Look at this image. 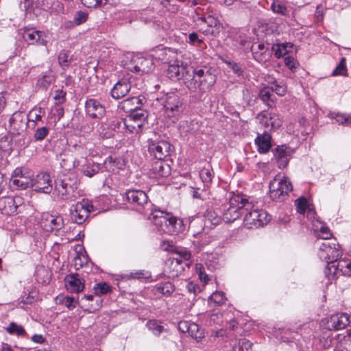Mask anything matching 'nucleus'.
<instances>
[{
	"label": "nucleus",
	"instance_id": "37",
	"mask_svg": "<svg viewBox=\"0 0 351 351\" xmlns=\"http://www.w3.org/2000/svg\"><path fill=\"white\" fill-rule=\"evenodd\" d=\"M45 115V111L42 108H34L32 109L28 114L27 119L30 123H33V126H36L42 121V118Z\"/></svg>",
	"mask_w": 351,
	"mask_h": 351
},
{
	"label": "nucleus",
	"instance_id": "22",
	"mask_svg": "<svg viewBox=\"0 0 351 351\" xmlns=\"http://www.w3.org/2000/svg\"><path fill=\"white\" fill-rule=\"evenodd\" d=\"M64 282L66 289L71 293H80L84 288V280L78 274L66 276Z\"/></svg>",
	"mask_w": 351,
	"mask_h": 351
},
{
	"label": "nucleus",
	"instance_id": "24",
	"mask_svg": "<svg viewBox=\"0 0 351 351\" xmlns=\"http://www.w3.org/2000/svg\"><path fill=\"white\" fill-rule=\"evenodd\" d=\"M126 198L134 206L143 207L147 203L148 197L142 190H130L126 193Z\"/></svg>",
	"mask_w": 351,
	"mask_h": 351
},
{
	"label": "nucleus",
	"instance_id": "11",
	"mask_svg": "<svg viewBox=\"0 0 351 351\" xmlns=\"http://www.w3.org/2000/svg\"><path fill=\"white\" fill-rule=\"evenodd\" d=\"M32 188L37 193L49 194L53 189L50 175L46 172L37 174L33 178Z\"/></svg>",
	"mask_w": 351,
	"mask_h": 351
},
{
	"label": "nucleus",
	"instance_id": "35",
	"mask_svg": "<svg viewBox=\"0 0 351 351\" xmlns=\"http://www.w3.org/2000/svg\"><path fill=\"white\" fill-rule=\"evenodd\" d=\"M199 177L204 184V190L210 187L213 178V171L210 166L203 167L199 171Z\"/></svg>",
	"mask_w": 351,
	"mask_h": 351
},
{
	"label": "nucleus",
	"instance_id": "12",
	"mask_svg": "<svg viewBox=\"0 0 351 351\" xmlns=\"http://www.w3.org/2000/svg\"><path fill=\"white\" fill-rule=\"evenodd\" d=\"M168 116H175L180 113L182 101L176 93H168L162 99Z\"/></svg>",
	"mask_w": 351,
	"mask_h": 351
},
{
	"label": "nucleus",
	"instance_id": "47",
	"mask_svg": "<svg viewBox=\"0 0 351 351\" xmlns=\"http://www.w3.org/2000/svg\"><path fill=\"white\" fill-rule=\"evenodd\" d=\"M146 326L154 335L157 336L160 335L164 330V327L156 320H149L146 324Z\"/></svg>",
	"mask_w": 351,
	"mask_h": 351
},
{
	"label": "nucleus",
	"instance_id": "44",
	"mask_svg": "<svg viewBox=\"0 0 351 351\" xmlns=\"http://www.w3.org/2000/svg\"><path fill=\"white\" fill-rule=\"evenodd\" d=\"M252 343L246 339H241L232 346V351H250Z\"/></svg>",
	"mask_w": 351,
	"mask_h": 351
},
{
	"label": "nucleus",
	"instance_id": "43",
	"mask_svg": "<svg viewBox=\"0 0 351 351\" xmlns=\"http://www.w3.org/2000/svg\"><path fill=\"white\" fill-rule=\"evenodd\" d=\"M100 169V166L97 163L92 162V163H87L82 169L83 173L88 177L91 178L94 175L97 174Z\"/></svg>",
	"mask_w": 351,
	"mask_h": 351
},
{
	"label": "nucleus",
	"instance_id": "16",
	"mask_svg": "<svg viewBox=\"0 0 351 351\" xmlns=\"http://www.w3.org/2000/svg\"><path fill=\"white\" fill-rule=\"evenodd\" d=\"M257 119L259 123L266 128L271 127L273 130L279 128L282 123L280 115L268 111H263L258 114Z\"/></svg>",
	"mask_w": 351,
	"mask_h": 351
},
{
	"label": "nucleus",
	"instance_id": "36",
	"mask_svg": "<svg viewBox=\"0 0 351 351\" xmlns=\"http://www.w3.org/2000/svg\"><path fill=\"white\" fill-rule=\"evenodd\" d=\"M5 330L9 335H16L21 337H25L27 335L23 326L16 322L9 323L8 325L5 328Z\"/></svg>",
	"mask_w": 351,
	"mask_h": 351
},
{
	"label": "nucleus",
	"instance_id": "18",
	"mask_svg": "<svg viewBox=\"0 0 351 351\" xmlns=\"http://www.w3.org/2000/svg\"><path fill=\"white\" fill-rule=\"evenodd\" d=\"M293 152V150L286 145H278L275 148L274 158L280 169L287 167Z\"/></svg>",
	"mask_w": 351,
	"mask_h": 351
},
{
	"label": "nucleus",
	"instance_id": "50",
	"mask_svg": "<svg viewBox=\"0 0 351 351\" xmlns=\"http://www.w3.org/2000/svg\"><path fill=\"white\" fill-rule=\"evenodd\" d=\"M332 75H347L346 62L345 58H342L336 66L335 70L332 71Z\"/></svg>",
	"mask_w": 351,
	"mask_h": 351
},
{
	"label": "nucleus",
	"instance_id": "25",
	"mask_svg": "<svg viewBox=\"0 0 351 351\" xmlns=\"http://www.w3.org/2000/svg\"><path fill=\"white\" fill-rule=\"evenodd\" d=\"M134 64L130 67L132 71L136 73H149L153 69V62L150 58L145 57H136L134 59Z\"/></svg>",
	"mask_w": 351,
	"mask_h": 351
},
{
	"label": "nucleus",
	"instance_id": "21",
	"mask_svg": "<svg viewBox=\"0 0 351 351\" xmlns=\"http://www.w3.org/2000/svg\"><path fill=\"white\" fill-rule=\"evenodd\" d=\"M189 73L190 68L189 69L187 64H184L183 62L179 64L169 65V68L167 69V75L173 80H179L182 76L184 81L185 76L186 75V77H188Z\"/></svg>",
	"mask_w": 351,
	"mask_h": 351
},
{
	"label": "nucleus",
	"instance_id": "46",
	"mask_svg": "<svg viewBox=\"0 0 351 351\" xmlns=\"http://www.w3.org/2000/svg\"><path fill=\"white\" fill-rule=\"evenodd\" d=\"M128 118H132L134 121H137L141 123L143 125L147 123L146 119L147 118V112L141 109L136 110L133 111L128 117Z\"/></svg>",
	"mask_w": 351,
	"mask_h": 351
},
{
	"label": "nucleus",
	"instance_id": "23",
	"mask_svg": "<svg viewBox=\"0 0 351 351\" xmlns=\"http://www.w3.org/2000/svg\"><path fill=\"white\" fill-rule=\"evenodd\" d=\"M171 173V167L164 160H156L152 164L150 174L154 178H164Z\"/></svg>",
	"mask_w": 351,
	"mask_h": 351
},
{
	"label": "nucleus",
	"instance_id": "45",
	"mask_svg": "<svg viewBox=\"0 0 351 351\" xmlns=\"http://www.w3.org/2000/svg\"><path fill=\"white\" fill-rule=\"evenodd\" d=\"M97 131L103 138H108L114 136V132H112L111 126L108 122L101 123L97 128Z\"/></svg>",
	"mask_w": 351,
	"mask_h": 351
},
{
	"label": "nucleus",
	"instance_id": "64",
	"mask_svg": "<svg viewBox=\"0 0 351 351\" xmlns=\"http://www.w3.org/2000/svg\"><path fill=\"white\" fill-rule=\"evenodd\" d=\"M87 258L85 256H82V257L80 255H77L76 257L74 258V265L77 269H79L80 268L82 267L84 263H86Z\"/></svg>",
	"mask_w": 351,
	"mask_h": 351
},
{
	"label": "nucleus",
	"instance_id": "6",
	"mask_svg": "<svg viewBox=\"0 0 351 351\" xmlns=\"http://www.w3.org/2000/svg\"><path fill=\"white\" fill-rule=\"evenodd\" d=\"M317 245L319 246L318 255L319 258L325 261L327 265L332 261H337L341 255L339 245L335 241H320L318 240Z\"/></svg>",
	"mask_w": 351,
	"mask_h": 351
},
{
	"label": "nucleus",
	"instance_id": "1",
	"mask_svg": "<svg viewBox=\"0 0 351 351\" xmlns=\"http://www.w3.org/2000/svg\"><path fill=\"white\" fill-rule=\"evenodd\" d=\"M149 219L159 231L169 234H178L184 230V224L182 219L160 209L152 211Z\"/></svg>",
	"mask_w": 351,
	"mask_h": 351
},
{
	"label": "nucleus",
	"instance_id": "9",
	"mask_svg": "<svg viewBox=\"0 0 351 351\" xmlns=\"http://www.w3.org/2000/svg\"><path fill=\"white\" fill-rule=\"evenodd\" d=\"M196 25L199 32L212 37H217L221 29V25L219 20L212 16L198 17L196 20Z\"/></svg>",
	"mask_w": 351,
	"mask_h": 351
},
{
	"label": "nucleus",
	"instance_id": "51",
	"mask_svg": "<svg viewBox=\"0 0 351 351\" xmlns=\"http://www.w3.org/2000/svg\"><path fill=\"white\" fill-rule=\"evenodd\" d=\"M94 292L97 295H104L110 291V287L106 282L96 284L93 287Z\"/></svg>",
	"mask_w": 351,
	"mask_h": 351
},
{
	"label": "nucleus",
	"instance_id": "13",
	"mask_svg": "<svg viewBox=\"0 0 351 351\" xmlns=\"http://www.w3.org/2000/svg\"><path fill=\"white\" fill-rule=\"evenodd\" d=\"M22 35L28 45H47V36L43 31L37 30L35 28L25 27L23 29Z\"/></svg>",
	"mask_w": 351,
	"mask_h": 351
},
{
	"label": "nucleus",
	"instance_id": "14",
	"mask_svg": "<svg viewBox=\"0 0 351 351\" xmlns=\"http://www.w3.org/2000/svg\"><path fill=\"white\" fill-rule=\"evenodd\" d=\"M156 56L162 62L168 65L179 64L182 61V55L171 48L158 47Z\"/></svg>",
	"mask_w": 351,
	"mask_h": 351
},
{
	"label": "nucleus",
	"instance_id": "62",
	"mask_svg": "<svg viewBox=\"0 0 351 351\" xmlns=\"http://www.w3.org/2000/svg\"><path fill=\"white\" fill-rule=\"evenodd\" d=\"M130 276L133 278H148L150 277V274L149 271L145 270H140L138 271L132 272L130 274Z\"/></svg>",
	"mask_w": 351,
	"mask_h": 351
},
{
	"label": "nucleus",
	"instance_id": "28",
	"mask_svg": "<svg viewBox=\"0 0 351 351\" xmlns=\"http://www.w3.org/2000/svg\"><path fill=\"white\" fill-rule=\"evenodd\" d=\"M255 144L257 150L260 154L267 153L271 147V136L269 133L265 132L263 134H258L255 138Z\"/></svg>",
	"mask_w": 351,
	"mask_h": 351
},
{
	"label": "nucleus",
	"instance_id": "55",
	"mask_svg": "<svg viewBox=\"0 0 351 351\" xmlns=\"http://www.w3.org/2000/svg\"><path fill=\"white\" fill-rule=\"evenodd\" d=\"M53 97L55 101L56 106H60L66 100V93L61 89L56 90Z\"/></svg>",
	"mask_w": 351,
	"mask_h": 351
},
{
	"label": "nucleus",
	"instance_id": "52",
	"mask_svg": "<svg viewBox=\"0 0 351 351\" xmlns=\"http://www.w3.org/2000/svg\"><path fill=\"white\" fill-rule=\"evenodd\" d=\"M53 81V75H51V72H48L47 73L43 75L42 77L38 79V85L46 88L49 86Z\"/></svg>",
	"mask_w": 351,
	"mask_h": 351
},
{
	"label": "nucleus",
	"instance_id": "15",
	"mask_svg": "<svg viewBox=\"0 0 351 351\" xmlns=\"http://www.w3.org/2000/svg\"><path fill=\"white\" fill-rule=\"evenodd\" d=\"M10 182L16 189L23 190L32 187L33 178L24 173L21 168H16L12 173Z\"/></svg>",
	"mask_w": 351,
	"mask_h": 351
},
{
	"label": "nucleus",
	"instance_id": "33",
	"mask_svg": "<svg viewBox=\"0 0 351 351\" xmlns=\"http://www.w3.org/2000/svg\"><path fill=\"white\" fill-rule=\"evenodd\" d=\"M293 45L291 43H283L274 45L272 49L274 51L275 56L278 58H282L289 53Z\"/></svg>",
	"mask_w": 351,
	"mask_h": 351
},
{
	"label": "nucleus",
	"instance_id": "59",
	"mask_svg": "<svg viewBox=\"0 0 351 351\" xmlns=\"http://www.w3.org/2000/svg\"><path fill=\"white\" fill-rule=\"evenodd\" d=\"M82 3L88 8L101 6L107 3V0H81Z\"/></svg>",
	"mask_w": 351,
	"mask_h": 351
},
{
	"label": "nucleus",
	"instance_id": "40",
	"mask_svg": "<svg viewBox=\"0 0 351 351\" xmlns=\"http://www.w3.org/2000/svg\"><path fill=\"white\" fill-rule=\"evenodd\" d=\"M188 335L196 339L197 341H199L204 337V331L197 324L194 322H191Z\"/></svg>",
	"mask_w": 351,
	"mask_h": 351
},
{
	"label": "nucleus",
	"instance_id": "3",
	"mask_svg": "<svg viewBox=\"0 0 351 351\" xmlns=\"http://www.w3.org/2000/svg\"><path fill=\"white\" fill-rule=\"evenodd\" d=\"M53 195L60 200L75 201L80 195L75 176H64L55 182Z\"/></svg>",
	"mask_w": 351,
	"mask_h": 351
},
{
	"label": "nucleus",
	"instance_id": "49",
	"mask_svg": "<svg viewBox=\"0 0 351 351\" xmlns=\"http://www.w3.org/2000/svg\"><path fill=\"white\" fill-rule=\"evenodd\" d=\"M209 300L213 302L217 305H221L225 303L226 298L223 291H217L213 293V294L209 297Z\"/></svg>",
	"mask_w": 351,
	"mask_h": 351
},
{
	"label": "nucleus",
	"instance_id": "10",
	"mask_svg": "<svg viewBox=\"0 0 351 351\" xmlns=\"http://www.w3.org/2000/svg\"><path fill=\"white\" fill-rule=\"evenodd\" d=\"M93 210L92 203L88 199H83L71 207V220L77 224H82L86 220Z\"/></svg>",
	"mask_w": 351,
	"mask_h": 351
},
{
	"label": "nucleus",
	"instance_id": "29",
	"mask_svg": "<svg viewBox=\"0 0 351 351\" xmlns=\"http://www.w3.org/2000/svg\"><path fill=\"white\" fill-rule=\"evenodd\" d=\"M17 204L13 197H2L0 198V210L3 214L11 215L16 213Z\"/></svg>",
	"mask_w": 351,
	"mask_h": 351
},
{
	"label": "nucleus",
	"instance_id": "34",
	"mask_svg": "<svg viewBox=\"0 0 351 351\" xmlns=\"http://www.w3.org/2000/svg\"><path fill=\"white\" fill-rule=\"evenodd\" d=\"M272 89L271 86H264L260 90L259 97L269 108H273L275 106V101L272 98Z\"/></svg>",
	"mask_w": 351,
	"mask_h": 351
},
{
	"label": "nucleus",
	"instance_id": "42",
	"mask_svg": "<svg viewBox=\"0 0 351 351\" xmlns=\"http://www.w3.org/2000/svg\"><path fill=\"white\" fill-rule=\"evenodd\" d=\"M157 291L164 295H170L175 290L173 285L170 282L160 283L156 287Z\"/></svg>",
	"mask_w": 351,
	"mask_h": 351
},
{
	"label": "nucleus",
	"instance_id": "39",
	"mask_svg": "<svg viewBox=\"0 0 351 351\" xmlns=\"http://www.w3.org/2000/svg\"><path fill=\"white\" fill-rule=\"evenodd\" d=\"M59 64L63 68H68L72 62V56L70 51L62 50L58 57Z\"/></svg>",
	"mask_w": 351,
	"mask_h": 351
},
{
	"label": "nucleus",
	"instance_id": "60",
	"mask_svg": "<svg viewBox=\"0 0 351 351\" xmlns=\"http://www.w3.org/2000/svg\"><path fill=\"white\" fill-rule=\"evenodd\" d=\"M317 235L322 239L321 241H330L329 239L332 237L329 228L325 226L321 227Z\"/></svg>",
	"mask_w": 351,
	"mask_h": 351
},
{
	"label": "nucleus",
	"instance_id": "56",
	"mask_svg": "<svg viewBox=\"0 0 351 351\" xmlns=\"http://www.w3.org/2000/svg\"><path fill=\"white\" fill-rule=\"evenodd\" d=\"M109 123L111 126L112 132H114V134L118 132H124L123 119L120 120L118 119H114V120L111 121Z\"/></svg>",
	"mask_w": 351,
	"mask_h": 351
},
{
	"label": "nucleus",
	"instance_id": "26",
	"mask_svg": "<svg viewBox=\"0 0 351 351\" xmlns=\"http://www.w3.org/2000/svg\"><path fill=\"white\" fill-rule=\"evenodd\" d=\"M106 169L112 173H118L119 170L123 169L125 166V160L119 156L111 155L104 161Z\"/></svg>",
	"mask_w": 351,
	"mask_h": 351
},
{
	"label": "nucleus",
	"instance_id": "32",
	"mask_svg": "<svg viewBox=\"0 0 351 351\" xmlns=\"http://www.w3.org/2000/svg\"><path fill=\"white\" fill-rule=\"evenodd\" d=\"M143 126L139 121H134L132 118L127 117L123 119L124 133L138 134L142 131Z\"/></svg>",
	"mask_w": 351,
	"mask_h": 351
},
{
	"label": "nucleus",
	"instance_id": "19",
	"mask_svg": "<svg viewBox=\"0 0 351 351\" xmlns=\"http://www.w3.org/2000/svg\"><path fill=\"white\" fill-rule=\"evenodd\" d=\"M86 114L93 119H100L106 113L105 107L95 99H87L85 104Z\"/></svg>",
	"mask_w": 351,
	"mask_h": 351
},
{
	"label": "nucleus",
	"instance_id": "54",
	"mask_svg": "<svg viewBox=\"0 0 351 351\" xmlns=\"http://www.w3.org/2000/svg\"><path fill=\"white\" fill-rule=\"evenodd\" d=\"M88 19V14L84 11H78L73 17V23L76 25L84 23Z\"/></svg>",
	"mask_w": 351,
	"mask_h": 351
},
{
	"label": "nucleus",
	"instance_id": "38",
	"mask_svg": "<svg viewBox=\"0 0 351 351\" xmlns=\"http://www.w3.org/2000/svg\"><path fill=\"white\" fill-rule=\"evenodd\" d=\"M297 210L301 214H304L307 210V217H313L315 212L308 208L307 199L305 197H300L295 201Z\"/></svg>",
	"mask_w": 351,
	"mask_h": 351
},
{
	"label": "nucleus",
	"instance_id": "17",
	"mask_svg": "<svg viewBox=\"0 0 351 351\" xmlns=\"http://www.w3.org/2000/svg\"><path fill=\"white\" fill-rule=\"evenodd\" d=\"M171 145L167 141L151 142L149 145V151L156 160H164L169 155Z\"/></svg>",
	"mask_w": 351,
	"mask_h": 351
},
{
	"label": "nucleus",
	"instance_id": "61",
	"mask_svg": "<svg viewBox=\"0 0 351 351\" xmlns=\"http://www.w3.org/2000/svg\"><path fill=\"white\" fill-rule=\"evenodd\" d=\"M206 219L213 225H217L221 221V218L215 215L213 211H208L206 216Z\"/></svg>",
	"mask_w": 351,
	"mask_h": 351
},
{
	"label": "nucleus",
	"instance_id": "20",
	"mask_svg": "<svg viewBox=\"0 0 351 351\" xmlns=\"http://www.w3.org/2000/svg\"><path fill=\"white\" fill-rule=\"evenodd\" d=\"M350 323V317L347 313H337L331 315L328 319L327 328L329 330H342L348 326Z\"/></svg>",
	"mask_w": 351,
	"mask_h": 351
},
{
	"label": "nucleus",
	"instance_id": "63",
	"mask_svg": "<svg viewBox=\"0 0 351 351\" xmlns=\"http://www.w3.org/2000/svg\"><path fill=\"white\" fill-rule=\"evenodd\" d=\"M62 302L69 309L75 307L76 300L73 297L66 296L63 298Z\"/></svg>",
	"mask_w": 351,
	"mask_h": 351
},
{
	"label": "nucleus",
	"instance_id": "27",
	"mask_svg": "<svg viewBox=\"0 0 351 351\" xmlns=\"http://www.w3.org/2000/svg\"><path fill=\"white\" fill-rule=\"evenodd\" d=\"M130 83L126 79L119 80L111 90V95L114 99H119L125 97L130 90Z\"/></svg>",
	"mask_w": 351,
	"mask_h": 351
},
{
	"label": "nucleus",
	"instance_id": "53",
	"mask_svg": "<svg viewBox=\"0 0 351 351\" xmlns=\"http://www.w3.org/2000/svg\"><path fill=\"white\" fill-rule=\"evenodd\" d=\"M195 270L201 282H204V284H207L210 279L208 276L205 272V268L203 265L200 263L196 264Z\"/></svg>",
	"mask_w": 351,
	"mask_h": 351
},
{
	"label": "nucleus",
	"instance_id": "48",
	"mask_svg": "<svg viewBox=\"0 0 351 351\" xmlns=\"http://www.w3.org/2000/svg\"><path fill=\"white\" fill-rule=\"evenodd\" d=\"M49 133V128L47 126L38 127L34 132V138L36 141H41L45 138Z\"/></svg>",
	"mask_w": 351,
	"mask_h": 351
},
{
	"label": "nucleus",
	"instance_id": "8",
	"mask_svg": "<svg viewBox=\"0 0 351 351\" xmlns=\"http://www.w3.org/2000/svg\"><path fill=\"white\" fill-rule=\"evenodd\" d=\"M292 191V184L285 176H276L269 184L270 196L274 199H282Z\"/></svg>",
	"mask_w": 351,
	"mask_h": 351
},
{
	"label": "nucleus",
	"instance_id": "57",
	"mask_svg": "<svg viewBox=\"0 0 351 351\" xmlns=\"http://www.w3.org/2000/svg\"><path fill=\"white\" fill-rule=\"evenodd\" d=\"M335 119L337 122L343 124L348 125L351 123V115L347 113H337Z\"/></svg>",
	"mask_w": 351,
	"mask_h": 351
},
{
	"label": "nucleus",
	"instance_id": "41",
	"mask_svg": "<svg viewBox=\"0 0 351 351\" xmlns=\"http://www.w3.org/2000/svg\"><path fill=\"white\" fill-rule=\"evenodd\" d=\"M268 83L271 85V88L273 92L279 96H284L287 93V86L282 82H278L276 80L268 81Z\"/></svg>",
	"mask_w": 351,
	"mask_h": 351
},
{
	"label": "nucleus",
	"instance_id": "4",
	"mask_svg": "<svg viewBox=\"0 0 351 351\" xmlns=\"http://www.w3.org/2000/svg\"><path fill=\"white\" fill-rule=\"evenodd\" d=\"M243 215V225L248 229L264 226L271 220V216L265 210L256 207L247 197Z\"/></svg>",
	"mask_w": 351,
	"mask_h": 351
},
{
	"label": "nucleus",
	"instance_id": "5",
	"mask_svg": "<svg viewBox=\"0 0 351 351\" xmlns=\"http://www.w3.org/2000/svg\"><path fill=\"white\" fill-rule=\"evenodd\" d=\"M246 197L241 194H233L229 199L228 207L223 211L222 219L226 223H231L244 213Z\"/></svg>",
	"mask_w": 351,
	"mask_h": 351
},
{
	"label": "nucleus",
	"instance_id": "2",
	"mask_svg": "<svg viewBox=\"0 0 351 351\" xmlns=\"http://www.w3.org/2000/svg\"><path fill=\"white\" fill-rule=\"evenodd\" d=\"M215 81V75L209 71L203 69L195 71L193 68H190L188 77L186 75L184 78V83L191 91L201 94L210 89Z\"/></svg>",
	"mask_w": 351,
	"mask_h": 351
},
{
	"label": "nucleus",
	"instance_id": "7",
	"mask_svg": "<svg viewBox=\"0 0 351 351\" xmlns=\"http://www.w3.org/2000/svg\"><path fill=\"white\" fill-rule=\"evenodd\" d=\"M324 274L328 279L339 275L350 276L351 258H343L329 262L325 268Z\"/></svg>",
	"mask_w": 351,
	"mask_h": 351
},
{
	"label": "nucleus",
	"instance_id": "30",
	"mask_svg": "<svg viewBox=\"0 0 351 351\" xmlns=\"http://www.w3.org/2000/svg\"><path fill=\"white\" fill-rule=\"evenodd\" d=\"M271 10L273 12L285 17H290L293 14V8L280 0H274L271 5Z\"/></svg>",
	"mask_w": 351,
	"mask_h": 351
},
{
	"label": "nucleus",
	"instance_id": "58",
	"mask_svg": "<svg viewBox=\"0 0 351 351\" xmlns=\"http://www.w3.org/2000/svg\"><path fill=\"white\" fill-rule=\"evenodd\" d=\"M284 62L285 64L292 71H295L299 66L298 62L292 56H287Z\"/></svg>",
	"mask_w": 351,
	"mask_h": 351
},
{
	"label": "nucleus",
	"instance_id": "31",
	"mask_svg": "<svg viewBox=\"0 0 351 351\" xmlns=\"http://www.w3.org/2000/svg\"><path fill=\"white\" fill-rule=\"evenodd\" d=\"M44 223L45 229L47 231H57L64 226L63 218L60 215L49 216Z\"/></svg>",
	"mask_w": 351,
	"mask_h": 351
}]
</instances>
